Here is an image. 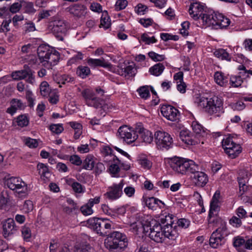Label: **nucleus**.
Masks as SVG:
<instances>
[{"instance_id":"39","label":"nucleus","mask_w":252,"mask_h":252,"mask_svg":"<svg viewBox=\"0 0 252 252\" xmlns=\"http://www.w3.org/2000/svg\"><path fill=\"white\" fill-rule=\"evenodd\" d=\"M17 126L21 127L27 126L29 124V119L26 114L18 116L15 122Z\"/></svg>"},{"instance_id":"36","label":"nucleus","mask_w":252,"mask_h":252,"mask_svg":"<svg viewBox=\"0 0 252 252\" xmlns=\"http://www.w3.org/2000/svg\"><path fill=\"white\" fill-rule=\"evenodd\" d=\"M191 126L193 132L196 134L195 137H203L206 134L203 126L198 122L196 121L192 122Z\"/></svg>"},{"instance_id":"48","label":"nucleus","mask_w":252,"mask_h":252,"mask_svg":"<svg viewBox=\"0 0 252 252\" xmlns=\"http://www.w3.org/2000/svg\"><path fill=\"white\" fill-rule=\"evenodd\" d=\"M243 81L241 76H231L230 78V83L231 85L234 87H238L240 86Z\"/></svg>"},{"instance_id":"18","label":"nucleus","mask_w":252,"mask_h":252,"mask_svg":"<svg viewBox=\"0 0 252 252\" xmlns=\"http://www.w3.org/2000/svg\"><path fill=\"white\" fill-rule=\"evenodd\" d=\"M66 11L78 18L85 16L87 13V7L82 4L75 3L66 8Z\"/></svg>"},{"instance_id":"17","label":"nucleus","mask_w":252,"mask_h":252,"mask_svg":"<svg viewBox=\"0 0 252 252\" xmlns=\"http://www.w3.org/2000/svg\"><path fill=\"white\" fill-rule=\"evenodd\" d=\"M160 111L163 117L171 121H175L178 119L179 111L170 105H163Z\"/></svg>"},{"instance_id":"14","label":"nucleus","mask_w":252,"mask_h":252,"mask_svg":"<svg viewBox=\"0 0 252 252\" xmlns=\"http://www.w3.org/2000/svg\"><path fill=\"white\" fill-rule=\"evenodd\" d=\"M24 68L23 70L13 72L11 77L16 80L26 79L27 82L32 84L34 82V72L26 65Z\"/></svg>"},{"instance_id":"40","label":"nucleus","mask_w":252,"mask_h":252,"mask_svg":"<svg viewBox=\"0 0 252 252\" xmlns=\"http://www.w3.org/2000/svg\"><path fill=\"white\" fill-rule=\"evenodd\" d=\"M139 163L145 169H150L152 166V162L145 155H141L139 157Z\"/></svg>"},{"instance_id":"57","label":"nucleus","mask_w":252,"mask_h":252,"mask_svg":"<svg viewBox=\"0 0 252 252\" xmlns=\"http://www.w3.org/2000/svg\"><path fill=\"white\" fill-rule=\"evenodd\" d=\"M68 160L72 164L77 166L80 165L82 163L80 158L76 155H73L69 156Z\"/></svg>"},{"instance_id":"63","label":"nucleus","mask_w":252,"mask_h":252,"mask_svg":"<svg viewBox=\"0 0 252 252\" xmlns=\"http://www.w3.org/2000/svg\"><path fill=\"white\" fill-rule=\"evenodd\" d=\"M80 210L82 214L85 216L90 215L93 213L92 208L87 204L82 206L80 208Z\"/></svg>"},{"instance_id":"61","label":"nucleus","mask_w":252,"mask_h":252,"mask_svg":"<svg viewBox=\"0 0 252 252\" xmlns=\"http://www.w3.org/2000/svg\"><path fill=\"white\" fill-rule=\"evenodd\" d=\"M21 231L24 240L28 241L31 236V231L29 227L25 226L22 227Z\"/></svg>"},{"instance_id":"58","label":"nucleus","mask_w":252,"mask_h":252,"mask_svg":"<svg viewBox=\"0 0 252 252\" xmlns=\"http://www.w3.org/2000/svg\"><path fill=\"white\" fill-rule=\"evenodd\" d=\"M24 9L25 12L28 14H33L36 11V10L33 7V3L30 2L25 3Z\"/></svg>"},{"instance_id":"8","label":"nucleus","mask_w":252,"mask_h":252,"mask_svg":"<svg viewBox=\"0 0 252 252\" xmlns=\"http://www.w3.org/2000/svg\"><path fill=\"white\" fill-rule=\"evenodd\" d=\"M221 143L225 153L231 158H235L242 152L240 145L237 144L230 136L224 138Z\"/></svg>"},{"instance_id":"34","label":"nucleus","mask_w":252,"mask_h":252,"mask_svg":"<svg viewBox=\"0 0 252 252\" xmlns=\"http://www.w3.org/2000/svg\"><path fill=\"white\" fill-rule=\"evenodd\" d=\"M214 55L218 58L222 60L230 62L231 60L230 55L223 49H219L214 52Z\"/></svg>"},{"instance_id":"51","label":"nucleus","mask_w":252,"mask_h":252,"mask_svg":"<svg viewBox=\"0 0 252 252\" xmlns=\"http://www.w3.org/2000/svg\"><path fill=\"white\" fill-rule=\"evenodd\" d=\"M24 142L25 145L30 148H35L38 146V141L30 137L26 138Z\"/></svg>"},{"instance_id":"43","label":"nucleus","mask_w":252,"mask_h":252,"mask_svg":"<svg viewBox=\"0 0 252 252\" xmlns=\"http://www.w3.org/2000/svg\"><path fill=\"white\" fill-rule=\"evenodd\" d=\"M93 156L88 155L84 160L83 168L87 170H92L94 166V162L93 160Z\"/></svg>"},{"instance_id":"21","label":"nucleus","mask_w":252,"mask_h":252,"mask_svg":"<svg viewBox=\"0 0 252 252\" xmlns=\"http://www.w3.org/2000/svg\"><path fill=\"white\" fill-rule=\"evenodd\" d=\"M177 227L176 224L174 226L169 225L167 226L161 225V230L165 237V239L167 238L173 241L176 240V238L178 237Z\"/></svg>"},{"instance_id":"55","label":"nucleus","mask_w":252,"mask_h":252,"mask_svg":"<svg viewBox=\"0 0 252 252\" xmlns=\"http://www.w3.org/2000/svg\"><path fill=\"white\" fill-rule=\"evenodd\" d=\"M59 247V240L57 239H52L50 240L49 250L50 252H56Z\"/></svg>"},{"instance_id":"24","label":"nucleus","mask_w":252,"mask_h":252,"mask_svg":"<svg viewBox=\"0 0 252 252\" xmlns=\"http://www.w3.org/2000/svg\"><path fill=\"white\" fill-rule=\"evenodd\" d=\"M87 63L90 67L93 68L101 66L104 68H110L112 67V64L106 62L103 58L101 59H89Z\"/></svg>"},{"instance_id":"59","label":"nucleus","mask_w":252,"mask_h":252,"mask_svg":"<svg viewBox=\"0 0 252 252\" xmlns=\"http://www.w3.org/2000/svg\"><path fill=\"white\" fill-rule=\"evenodd\" d=\"M148 7L142 3H139L135 7V11L139 15H143L146 11Z\"/></svg>"},{"instance_id":"29","label":"nucleus","mask_w":252,"mask_h":252,"mask_svg":"<svg viewBox=\"0 0 252 252\" xmlns=\"http://www.w3.org/2000/svg\"><path fill=\"white\" fill-rule=\"evenodd\" d=\"M130 227L131 229H133L134 231L137 233L139 231H143L146 235L149 231V225L143 224L141 221L138 220L132 223Z\"/></svg>"},{"instance_id":"30","label":"nucleus","mask_w":252,"mask_h":252,"mask_svg":"<svg viewBox=\"0 0 252 252\" xmlns=\"http://www.w3.org/2000/svg\"><path fill=\"white\" fill-rule=\"evenodd\" d=\"M75 251L77 252H95L94 248L86 242L76 243Z\"/></svg>"},{"instance_id":"42","label":"nucleus","mask_w":252,"mask_h":252,"mask_svg":"<svg viewBox=\"0 0 252 252\" xmlns=\"http://www.w3.org/2000/svg\"><path fill=\"white\" fill-rule=\"evenodd\" d=\"M90 68L87 66H79L78 67L76 73L82 78H85L90 74Z\"/></svg>"},{"instance_id":"46","label":"nucleus","mask_w":252,"mask_h":252,"mask_svg":"<svg viewBox=\"0 0 252 252\" xmlns=\"http://www.w3.org/2000/svg\"><path fill=\"white\" fill-rule=\"evenodd\" d=\"M110 18L106 13L105 14H103L100 20V27H103L105 29H107L110 27Z\"/></svg>"},{"instance_id":"60","label":"nucleus","mask_w":252,"mask_h":252,"mask_svg":"<svg viewBox=\"0 0 252 252\" xmlns=\"http://www.w3.org/2000/svg\"><path fill=\"white\" fill-rule=\"evenodd\" d=\"M22 7V4L20 2H15L11 4L9 8V10L12 13L18 12Z\"/></svg>"},{"instance_id":"33","label":"nucleus","mask_w":252,"mask_h":252,"mask_svg":"<svg viewBox=\"0 0 252 252\" xmlns=\"http://www.w3.org/2000/svg\"><path fill=\"white\" fill-rule=\"evenodd\" d=\"M121 163L120 160L118 158H116L114 162L109 164V170L112 176L113 177H118L119 176L118 175L120 169L119 164Z\"/></svg>"},{"instance_id":"12","label":"nucleus","mask_w":252,"mask_h":252,"mask_svg":"<svg viewBox=\"0 0 252 252\" xmlns=\"http://www.w3.org/2000/svg\"><path fill=\"white\" fill-rule=\"evenodd\" d=\"M6 184L9 189L19 194H25L27 192L26 184L20 178L10 177L6 180Z\"/></svg>"},{"instance_id":"54","label":"nucleus","mask_w":252,"mask_h":252,"mask_svg":"<svg viewBox=\"0 0 252 252\" xmlns=\"http://www.w3.org/2000/svg\"><path fill=\"white\" fill-rule=\"evenodd\" d=\"M141 40L147 44H150L151 43H154L157 42V39L155 38L154 36L150 37L148 36V34L146 33H143L141 35Z\"/></svg>"},{"instance_id":"20","label":"nucleus","mask_w":252,"mask_h":252,"mask_svg":"<svg viewBox=\"0 0 252 252\" xmlns=\"http://www.w3.org/2000/svg\"><path fill=\"white\" fill-rule=\"evenodd\" d=\"M3 235L7 238L14 234L16 231V226L14 220L11 218L7 219L2 222Z\"/></svg>"},{"instance_id":"5","label":"nucleus","mask_w":252,"mask_h":252,"mask_svg":"<svg viewBox=\"0 0 252 252\" xmlns=\"http://www.w3.org/2000/svg\"><path fill=\"white\" fill-rule=\"evenodd\" d=\"M105 247L110 251L122 250L127 246V239L125 234L119 231L110 233L104 242Z\"/></svg>"},{"instance_id":"41","label":"nucleus","mask_w":252,"mask_h":252,"mask_svg":"<svg viewBox=\"0 0 252 252\" xmlns=\"http://www.w3.org/2000/svg\"><path fill=\"white\" fill-rule=\"evenodd\" d=\"M174 217L173 215L168 214L161 218L160 221L162 224L161 226H167L168 225L173 226L174 224L175 225L176 224L174 223Z\"/></svg>"},{"instance_id":"7","label":"nucleus","mask_w":252,"mask_h":252,"mask_svg":"<svg viewBox=\"0 0 252 252\" xmlns=\"http://www.w3.org/2000/svg\"><path fill=\"white\" fill-rule=\"evenodd\" d=\"M81 94L87 105L96 108H102L104 110L106 108L108 109V105L104 104L103 99L96 97L93 90L89 89H85L82 92Z\"/></svg>"},{"instance_id":"25","label":"nucleus","mask_w":252,"mask_h":252,"mask_svg":"<svg viewBox=\"0 0 252 252\" xmlns=\"http://www.w3.org/2000/svg\"><path fill=\"white\" fill-rule=\"evenodd\" d=\"M37 169L39 174L40 175L41 179L44 182H48L51 176V173L47 165L42 163H39L37 165Z\"/></svg>"},{"instance_id":"32","label":"nucleus","mask_w":252,"mask_h":252,"mask_svg":"<svg viewBox=\"0 0 252 252\" xmlns=\"http://www.w3.org/2000/svg\"><path fill=\"white\" fill-rule=\"evenodd\" d=\"M119 74L125 77L134 76L136 73V69L132 65H129L124 68H122L121 70L118 71Z\"/></svg>"},{"instance_id":"52","label":"nucleus","mask_w":252,"mask_h":252,"mask_svg":"<svg viewBox=\"0 0 252 252\" xmlns=\"http://www.w3.org/2000/svg\"><path fill=\"white\" fill-rule=\"evenodd\" d=\"M148 56L152 60L155 62L162 61L165 59V57L163 55H159L153 51L149 52Z\"/></svg>"},{"instance_id":"38","label":"nucleus","mask_w":252,"mask_h":252,"mask_svg":"<svg viewBox=\"0 0 252 252\" xmlns=\"http://www.w3.org/2000/svg\"><path fill=\"white\" fill-rule=\"evenodd\" d=\"M164 68L165 67L162 63H158L150 67L149 72L151 74L158 76L162 73Z\"/></svg>"},{"instance_id":"6","label":"nucleus","mask_w":252,"mask_h":252,"mask_svg":"<svg viewBox=\"0 0 252 252\" xmlns=\"http://www.w3.org/2000/svg\"><path fill=\"white\" fill-rule=\"evenodd\" d=\"M229 234L226 222L220 220V225L211 236L209 240L210 246L216 249L224 245L226 242V237Z\"/></svg>"},{"instance_id":"19","label":"nucleus","mask_w":252,"mask_h":252,"mask_svg":"<svg viewBox=\"0 0 252 252\" xmlns=\"http://www.w3.org/2000/svg\"><path fill=\"white\" fill-rule=\"evenodd\" d=\"M179 136L181 140L187 145H195L200 142V140L198 138L190 134L189 131L187 129L181 130Z\"/></svg>"},{"instance_id":"44","label":"nucleus","mask_w":252,"mask_h":252,"mask_svg":"<svg viewBox=\"0 0 252 252\" xmlns=\"http://www.w3.org/2000/svg\"><path fill=\"white\" fill-rule=\"evenodd\" d=\"M41 94L43 96H47L50 94L49 85L46 81H43L40 85Z\"/></svg>"},{"instance_id":"28","label":"nucleus","mask_w":252,"mask_h":252,"mask_svg":"<svg viewBox=\"0 0 252 252\" xmlns=\"http://www.w3.org/2000/svg\"><path fill=\"white\" fill-rule=\"evenodd\" d=\"M67 205H64L63 211L66 214H70L72 213H76L78 210L79 206L71 199L68 198L66 200Z\"/></svg>"},{"instance_id":"53","label":"nucleus","mask_w":252,"mask_h":252,"mask_svg":"<svg viewBox=\"0 0 252 252\" xmlns=\"http://www.w3.org/2000/svg\"><path fill=\"white\" fill-rule=\"evenodd\" d=\"M137 91L140 96L143 98H147L150 96V92L148 88L146 86L140 87Z\"/></svg>"},{"instance_id":"2","label":"nucleus","mask_w":252,"mask_h":252,"mask_svg":"<svg viewBox=\"0 0 252 252\" xmlns=\"http://www.w3.org/2000/svg\"><path fill=\"white\" fill-rule=\"evenodd\" d=\"M198 105L210 115H215L219 117L224 113L223 100L221 97L217 96H214L210 98L201 97Z\"/></svg>"},{"instance_id":"49","label":"nucleus","mask_w":252,"mask_h":252,"mask_svg":"<svg viewBox=\"0 0 252 252\" xmlns=\"http://www.w3.org/2000/svg\"><path fill=\"white\" fill-rule=\"evenodd\" d=\"M146 206L152 210H156L157 198L151 197L144 199Z\"/></svg>"},{"instance_id":"4","label":"nucleus","mask_w":252,"mask_h":252,"mask_svg":"<svg viewBox=\"0 0 252 252\" xmlns=\"http://www.w3.org/2000/svg\"><path fill=\"white\" fill-rule=\"evenodd\" d=\"M170 165L174 171L181 174L191 173L196 168V164L193 160L177 157L171 158Z\"/></svg>"},{"instance_id":"15","label":"nucleus","mask_w":252,"mask_h":252,"mask_svg":"<svg viewBox=\"0 0 252 252\" xmlns=\"http://www.w3.org/2000/svg\"><path fill=\"white\" fill-rule=\"evenodd\" d=\"M123 180L118 184H114L112 186L108 187L107 192L104 194V196L110 200H114L119 198L123 194Z\"/></svg>"},{"instance_id":"10","label":"nucleus","mask_w":252,"mask_h":252,"mask_svg":"<svg viewBox=\"0 0 252 252\" xmlns=\"http://www.w3.org/2000/svg\"><path fill=\"white\" fill-rule=\"evenodd\" d=\"M155 142L158 148L160 150H168L173 145L172 138L166 132L157 131L155 133Z\"/></svg>"},{"instance_id":"62","label":"nucleus","mask_w":252,"mask_h":252,"mask_svg":"<svg viewBox=\"0 0 252 252\" xmlns=\"http://www.w3.org/2000/svg\"><path fill=\"white\" fill-rule=\"evenodd\" d=\"M241 219L239 217L238 218L236 216H233L229 220V223L235 227H239L242 225V221Z\"/></svg>"},{"instance_id":"23","label":"nucleus","mask_w":252,"mask_h":252,"mask_svg":"<svg viewBox=\"0 0 252 252\" xmlns=\"http://www.w3.org/2000/svg\"><path fill=\"white\" fill-rule=\"evenodd\" d=\"M219 210V208L218 206V202H214V201H211L208 215V221L210 223H214L215 221L220 222V220L222 221L221 219L215 217V216L216 215V213H217Z\"/></svg>"},{"instance_id":"22","label":"nucleus","mask_w":252,"mask_h":252,"mask_svg":"<svg viewBox=\"0 0 252 252\" xmlns=\"http://www.w3.org/2000/svg\"><path fill=\"white\" fill-rule=\"evenodd\" d=\"M203 7L199 3H195L190 5L189 12L194 19H200L202 21V16L205 13H207V12L203 13Z\"/></svg>"},{"instance_id":"50","label":"nucleus","mask_w":252,"mask_h":252,"mask_svg":"<svg viewBox=\"0 0 252 252\" xmlns=\"http://www.w3.org/2000/svg\"><path fill=\"white\" fill-rule=\"evenodd\" d=\"M49 129L53 132L57 134L62 133L64 128L62 124H52L49 126Z\"/></svg>"},{"instance_id":"16","label":"nucleus","mask_w":252,"mask_h":252,"mask_svg":"<svg viewBox=\"0 0 252 252\" xmlns=\"http://www.w3.org/2000/svg\"><path fill=\"white\" fill-rule=\"evenodd\" d=\"M148 233L149 237L157 243H162L165 240V237L161 230V224H155L152 227L149 225Z\"/></svg>"},{"instance_id":"37","label":"nucleus","mask_w":252,"mask_h":252,"mask_svg":"<svg viewBox=\"0 0 252 252\" xmlns=\"http://www.w3.org/2000/svg\"><path fill=\"white\" fill-rule=\"evenodd\" d=\"M214 79L217 84L220 86H225L228 82V78L220 72H217L214 74Z\"/></svg>"},{"instance_id":"56","label":"nucleus","mask_w":252,"mask_h":252,"mask_svg":"<svg viewBox=\"0 0 252 252\" xmlns=\"http://www.w3.org/2000/svg\"><path fill=\"white\" fill-rule=\"evenodd\" d=\"M127 3L126 0H117L115 5V9L117 11L123 10L126 7Z\"/></svg>"},{"instance_id":"11","label":"nucleus","mask_w":252,"mask_h":252,"mask_svg":"<svg viewBox=\"0 0 252 252\" xmlns=\"http://www.w3.org/2000/svg\"><path fill=\"white\" fill-rule=\"evenodd\" d=\"M136 132L129 127L124 125L119 128L117 135L120 138L123 139L124 142L129 144L137 139L138 135Z\"/></svg>"},{"instance_id":"9","label":"nucleus","mask_w":252,"mask_h":252,"mask_svg":"<svg viewBox=\"0 0 252 252\" xmlns=\"http://www.w3.org/2000/svg\"><path fill=\"white\" fill-rule=\"evenodd\" d=\"M49 29L59 40L63 41L67 31V25L63 20L58 19L49 23Z\"/></svg>"},{"instance_id":"47","label":"nucleus","mask_w":252,"mask_h":252,"mask_svg":"<svg viewBox=\"0 0 252 252\" xmlns=\"http://www.w3.org/2000/svg\"><path fill=\"white\" fill-rule=\"evenodd\" d=\"M68 184L71 186L75 192L80 193L83 192V187L79 183L70 180L68 181Z\"/></svg>"},{"instance_id":"26","label":"nucleus","mask_w":252,"mask_h":252,"mask_svg":"<svg viewBox=\"0 0 252 252\" xmlns=\"http://www.w3.org/2000/svg\"><path fill=\"white\" fill-rule=\"evenodd\" d=\"M104 219L94 218L88 220L87 223L90 227L100 236L101 230L102 227V223Z\"/></svg>"},{"instance_id":"27","label":"nucleus","mask_w":252,"mask_h":252,"mask_svg":"<svg viewBox=\"0 0 252 252\" xmlns=\"http://www.w3.org/2000/svg\"><path fill=\"white\" fill-rule=\"evenodd\" d=\"M136 132L139 133L140 136L143 141L147 143H151L153 140V137L152 132L143 127L136 128Z\"/></svg>"},{"instance_id":"1","label":"nucleus","mask_w":252,"mask_h":252,"mask_svg":"<svg viewBox=\"0 0 252 252\" xmlns=\"http://www.w3.org/2000/svg\"><path fill=\"white\" fill-rule=\"evenodd\" d=\"M203 25L207 27H212L213 29H226L230 24L229 19L222 14L210 11L205 13L202 16Z\"/></svg>"},{"instance_id":"64","label":"nucleus","mask_w":252,"mask_h":252,"mask_svg":"<svg viewBox=\"0 0 252 252\" xmlns=\"http://www.w3.org/2000/svg\"><path fill=\"white\" fill-rule=\"evenodd\" d=\"M33 208V205L32 202L31 200H26L25 201V203L23 205V209L24 212L26 213H29L32 210Z\"/></svg>"},{"instance_id":"3","label":"nucleus","mask_w":252,"mask_h":252,"mask_svg":"<svg viewBox=\"0 0 252 252\" xmlns=\"http://www.w3.org/2000/svg\"><path fill=\"white\" fill-rule=\"evenodd\" d=\"M37 54L40 63L47 69L56 65L60 59L59 52L46 45H41L38 47Z\"/></svg>"},{"instance_id":"35","label":"nucleus","mask_w":252,"mask_h":252,"mask_svg":"<svg viewBox=\"0 0 252 252\" xmlns=\"http://www.w3.org/2000/svg\"><path fill=\"white\" fill-rule=\"evenodd\" d=\"M69 125L74 130V138L78 139L82 133V126L76 122H70Z\"/></svg>"},{"instance_id":"31","label":"nucleus","mask_w":252,"mask_h":252,"mask_svg":"<svg viewBox=\"0 0 252 252\" xmlns=\"http://www.w3.org/2000/svg\"><path fill=\"white\" fill-rule=\"evenodd\" d=\"M101 225L102 227L101 230L100 236H108L110 233V230L113 228V223L107 219H104Z\"/></svg>"},{"instance_id":"13","label":"nucleus","mask_w":252,"mask_h":252,"mask_svg":"<svg viewBox=\"0 0 252 252\" xmlns=\"http://www.w3.org/2000/svg\"><path fill=\"white\" fill-rule=\"evenodd\" d=\"M199 166L196 164V168L195 171H191L190 178L194 186L202 188L207 184L209 179L205 172L199 171Z\"/></svg>"},{"instance_id":"45","label":"nucleus","mask_w":252,"mask_h":252,"mask_svg":"<svg viewBox=\"0 0 252 252\" xmlns=\"http://www.w3.org/2000/svg\"><path fill=\"white\" fill-rule=\"evenodd\" d=\"M247 175H246V178L238 177L239 185V192L242 195L245 192L247 191L248 187L246 185V180L248 181Z\"/></svg>"}]
</instances>
